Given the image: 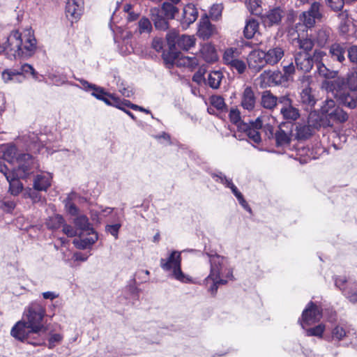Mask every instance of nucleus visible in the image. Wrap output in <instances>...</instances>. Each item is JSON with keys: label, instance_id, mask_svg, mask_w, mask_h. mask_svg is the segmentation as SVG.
<instances>
[{"label": "nucleus", "instance_id": "obj_1", "mask_svg": "<svg viewBox=\"0 0 357 357\" xmlns=\"http://www.w3.org/2000/svg\"><path fill=\"white\" fill-rule=\"evenodd\" d=\"M36 48L37 41L32 29H25L23 32L13 31L3 45H0V53L5 52L10 60L17 58L26 59L35 54Z\"/></svg>", "mask_w": 357, "mask_h": 357}, {"label": "nucleus", "instance_id": "obj_2", "mask_svg": "<svg viewBox=\"0 0 357 357\" xmlns=\"http://www.w3.org/2000/svg\"><path fill=\"white\" fill-rule=\"evenodd\" d=\"M207 256L210 263V273L204 279V284L208 291L214 296L220 285L226 284L233 280V268L229 259L223 256L217 254H207Z\"/></svg>", "mask_w": 357, "mask_h": 357}, {"label": "nucleus", "instance_id": "obj_3", "mask_svg": "<svg viewBox=\"0 0 357 357\" xmlns=\"http://www.w3.org/2000/svg\"><path fill=\"white\" fill-rule=\"evenodd\" d=\"M322 88L331 93L339 104L350 109L357 106V95L355 91L347 87L344 78L326 80L322 84Z\"/></svg>", "mask_w": 357, "mask_h": 357}, {"label": "nucleus", "instance_id": "obj_4", "mask_svg": "<svg viewBox=\"0 0 357 357\" xmlns=\"http://www.w3.org/2000/svg\"><path fill=\"white\" fill-rule=\"evenodd\" d=\"M161 268L169 273L170 278L182 283H192V278L181 269V252L172 250L167 258L160 260Z\"/></svg>", "mask_w": 357, "mask_h": 357}, {"label": "nucleus", "instance_id": "obj_5", "mask_svg": "<svg viewBox=\"0 0 357 357\" xmlns=\"http://www.w3.org/2000/svg\"><path fill=\"white\" fill-rule=\"evenodd\" d=\"M13 165L15 167L10 172L22 179L29 178L39 167L38 160L28 153L18 154L17 158Z\"/></svg>", "mask_w": 357, "mask_h": 357}, {"label": "nucleus", "instance_id": "obj_6", "mask_svg": "<svg viewBox=\"0 0 357 357\" xmlns=\"http://www.w3.org/2000/svg\"><path fill=\"white\" fill-rule=\"evenodd\" d=\"M320 110L326 116V122L328 127H333L334 124L344 123L349 119V114L342 108L336 105L332 99H326L323 102Z\"/></svg>", "mask_w": 357, "mask_h": 357}, {"label": "nucleus", "instance_id": "obj_7", "mask_svg": "<svg viewBox=\"0 0 357 357\" xmlns=\"http://www.w3.org/2000/svg\"><path fill=\"white\" fill-rule=\"evenodd\" d=\"M46 315V309L39 301L30 303L23 312V319L34 328L41 332L44 329L43 320Z\"/></svg>", "mask_w": 357, "mask_h": 357}, {"label": "nucleus", "instance_id": "obj_8", "mask_svg": "<svg viewBox=\"0 0 357 357\" xmlns=\"http://www.w3.org/2000/svg\"><path fill=\"white\" fill-rule=\"evenodd\" d=\"M11 335L22 342L26 341L32 344H40V342H31L30 339L40 333L38 330L34 328L27 321L23 320L17 321L12 328Z\"/></svg>", "mask_w": 357, "mask_h": 357}, {"label": "nucleus", "instance_id": "obj_9", "mask_svg": "<svg viewBox=\"0 0 357 357\" xmlns=\"http://www.w3.org/2000/svg\"><path fill=\"white\" fill-rule=\"evenodd\" d=\"M322 318V309L320 306L310 301L303 310L298 322L303 329L308 326L319 322Z\"/></svg>", "mask_w": 357, "mask_h": 357}, {"label": "nucleus", "instance_id": "obj_10", "mask_svg": "<svg viewBox=\"0 0 357 357\" xmlns=\"http://www.w3.org/2000/svg\"><path fill=\"white\" fill-rule=\"evenodd\" d=\"M354 333V329L351 325L347 321H341L332 326L328 340L335 344H339L348 339Z\"/></svg>", "mask_w": 357, "mask_h": 357}, {"label": "nucleus", "instance_id": "obj_11", "mask_svg": "<svg viewBox=\"0 0 357 357\" xmlns=\"http://www.w3.org/2000/svg\"><path fill=\"white\" fill-rule=\"evenodd\" d=\"M279 105L281 106L280 113L284 120L291 122L296 121L300 117L299 109L293 105V101L289 96H280Z\"/></svg>", "mask_w": 357, "mask_h": 357}, {"label": "nucleus", "instance_id": "obj_12", "mask_svg": "<svg viewBox=\"0 0 357 357\" xmlns=\"http://www.w3.org/2000/svg\"><path fill=\"white\" fill-rule=\"evenodd\" d=\"M266 132H270L271 136L275 137V144L278 147L289 146L291 141V129L288 128L285 124L279 126L275 132H273V128L269 124H266Z\"/></svg>", "mask_w": 357, "mask_h": 357}, {"label": "nucleus", "instance_id": "obj_13", "mask_svg": "<svg viewBox=\"0 0 357 357\" xmlns=\"http://www.w3.org/2000/svg\"><path fill=\"white\" fill-rule=\"evenodd\" d=\"M264 127L266 130V124H265V117L259 116L254 122L250 124H241L239 126V130L245 132L246 135L255 143L261 142V136L259 131V128Z\"/></svg>", "mask_w": 357, "mask_h": 357}, {"label": "nucleus", "instance_id": "obj_14", "mask_svg": "<svg viewBox=\"0 0 357 357\" xmlns=\"http://www.w3.org/2000/svg\"><path fill=\"white\" fill-rule=\"evenodd\" d=\"M300 81L301 83L300 101L303 105L312 107L316 103V98L310 86L311 78L308 75H303Z\"/></svg>", "mask_w": 357, "mask_h": 357}, {"label": "nucleus", "instance_id": "obj_15", "mask_svg": "<svg viewBox=\"0 0 357 357\" xmlns=\"http://www.w3.org/2000/svg\"><path fill=\"white\" fill-rule=\"evenodd\" d=\"M0 172L3 174L9 183V191L10 193L13 195H19L23 189V184L20 181L22 178L16 176L15 174L11 172L2 161H0Z\"/></svg>", "mask_w": 357, "mask_h": 357}, {"label": "nucleus", "instance_id": "obj_16", "mask_svg": "<svg viewBox=\"0 0 357 357\" xmlns=\"http://www.w3.org/2000/svg\"><path fill=\"white\" fill-rule=\"evenodd\" d=\"M84 9L83 0H67L66 5V15L67 18L73 22L79 19Z\"/></svg>", "mask_w": 357, "mask_h": 357}, {"label": "nucleus", "instance_id": "obj_17", "mask_svg": "<svg viewBox=\"0 0 357 357\" xmlns=\"http://www.w3.org/2000/svg\"><path fill=\"white\" fill-rule=\"evenodd\" d=\"M261 86L279 85L284 81V76L280 71H264L259 76Z\"/></svg>", "mask_w": 357, "mask_h": 357}, {"label": "nucleus", "instance_id": "obj_18", "mask_svg": "<svg viewBox=\"0 0 357 357\" xmlns=\"http://www.w3.org/2000/svg\"><path fill=\"white\" fill-rule=\"evenodd\" d=\"M53 176L48 172H41L33 178V186L36 190L47 191L52 185Z\"/></svg>", "mask_w": 357, "mask_h": 357}, {"label": "nucleus", "instance_id": "obj_19", "mask_svg": "<svg viewBox=\"0 0 357 357\" xmlns=\"http://www.w3.org/2000/svg\"><path fill=\"white\" fill-rule=\"evenodd\" d=\"M248 63L250 68L259 71L265 64H267L265 51L258 50L251 52L248 58Z\"/></svg>", "mask_w": 357, "mask_h": 357}, {"label": "nucleus", "instance_id": "obj_20", "mask_svg": "<svg viewBox=\"0 0 357 357\" xmlns=\"http://www.w3.org/2000/svg\"><path fill=\"white\" fill-rule=\"evenodd\" d=\"M17 146L13 144H4L0 145L1 157L10 164H14L17 158V155L21 154Z\"/></svg>", "mask_w": 357, "mask_h": 357}, {"label": "nucleus", "instance_id": "obj_21", "mask_svg": "<svg viewBox=\"0 0 357 357\" xmlns=\"http://www.w3.org/2000/svg\"><path fill=\"white\" fill-rule=\"evenodd\" d=\"M296 68L303 72H309L313 66V61L307 52H297L294 56Z\"/></svg>", "mask_w": 357, "mask_h": 357}, {"label": "nucleus", "instance_id": "obj_22", "mask_svg": "<svg viewBox=\"0 0 357 357\" xmlns=\"http://www.w3.org/2000/svg\"><path fill=\"white\" fill-rule=\"evenodd\" d=\"M89 236L80 237L73 240L74 245L81 250L91 248L98 239V234L94 230L86 233Z\"/></svg>", "mask_w": 357, "mask_h": 357}, {"label": "nucleus", "instance_id": "obj_23", "mask_svg": "<svg viewBox=\"0 0 357 357\" xmlns=\"http://www.w3.org/2000/svg\"><path fill=\"white\" fill-rule=\"evenodd\" d=\"M1 79L5 84H21L24 81V76L18 70L6 68L1 73Z\"/></svg>", "mask_w": 357, "mask_h": 357}, {"label": "nucleus", "instance_id": "obj_24", "mask_svg": "<svg viewBox=\"0 0 357 357\" xmlns=\"http://www.w3.org/2000/svg\"><path fill=\"white\" fill-rule=\"evenodd\" d=\"M256 98L251 86H246L241 96V106L243 109L251 111L255 108Z\"/></svg>", "mask_w": 357, "mask_h": 357}, {"label": "nucleus", "instance_id": "obj_25", "mask_svg": "<svg viewBox=\"0 0 357 357\" xmlns=\"http://www.w3.org/2000/svg\"><path fill=\"white\" fill-rule=\"evenodd\" d=\"M215 33V28L211 24L207 17H202L200 20L197 35L199 37L208 39Z\"/></svg>", "mask_w": 357, "mask_h": 357}, {"label": "nucleus", "instance_id": "obj_26", "mask_svg": "<svg viewBox=\"0 0 357 357\" xmlns=\"http://www.w3.org/2000/svg\"><path fill=\"white\" fill-rule=\"evenodd\" d=\"M265 55L267 64L274 66L282 59L284 51L282 47L277 46L265 51Z\"/></svg>", "mask_w": 357, "mask_h": 357}, {"label": "nucleus", "instance_id": "obj_27", "mask_svg": "<svg viewBox=\"0 0 357 357\" xmlns=\"http://www.w3.org/2000/svg\"><path fill=\"white\" fill-rule=\"evenodd\" d=\"M198 17V11L195 5L189 3L183 8V19L181 23L183 26H188Z\"/></svg>", "mask_w": 357, "mask_h": 357}, {"label": "nucleus", "instance_id": "obj_28", "mask_svg": "<svg viewBox=\"0 0 357 357\" xmlns=\"http://www.w3.org/2000/svg\"><path fill=\"white\" fill-rule=\"evenodd\" d=\"M326 116L321 113L319 114L316 111L311 112L308 116L307 123L313 130H318L321 128L328 127L326 122Z\"/></svg>", "mask_w": 357, "mask_h": 357}, {"label": "nucleus", "instance_id": "obj_29", "mask_svg": "<svg viewBox=\"0 0 357 357\" xmlns=\"http://www.w3.org/2000/svg\"><path fill=\"white\" fill-rule=\"evenodd\" d=\"M261 105L268 110H273L279 104V97L274 96L270 91H264L261 96Z\"/></svg>", "mask_w": 357, "mask_h": 357}, {"label": "nucleus", "instance_id": "obj_30", "mask_svg": "<svg viewBox=\"0 0 357 357\" xmlns=\"http://www.w3.org/2000/svg\"><path fill=\"white\" fill-rule=\"evenodd\" d=\"M171 62L178 66L194 68L198 65V59L195 56H174Z\"/></svg>", "mask_w": 357, "mask_h": 357}, {"label": "nucleus", "instance_id": "obj_31", "mask_svg": "<svg viewBox=\"0 0 357 357\" xmlns=\"http://www.w3.org/2000/svg\"><path fill=\"white\" fill-rule=\"evenodd\" d=\"M151 19L154 22L155 26L158 29L165 30L168 28L167 18L162 16L159 8L151 9Z\"/></svg>", "mask_w": 357, "mask_h": 357}, {"label": "nucleus", "instance_id": "obj_32", "mask_svg": "<svg viewBox=\"0 0 357 357\" xmlns=\"http://www.w3.org/2000/svg\"><path fill=\"white\" fill-rule=\"evenodd\" d=\"M224 77L220 70H213L208 73L207 77L204 78L205 83L211 89H218Z\"/></svg>", "mask_w": 357, "mask_h": 357}, {"label": "nucleus", "instance_id": "obj_33", "mask_svg": "<svg viewBox=\"0 0 357 357\" xmlns=\"http://www.w3.org/2000/svg\"><path fill=\"white\" fill-rule=\"evenodd\" d=\"M259 27V24L258 20L254 18H249L246 20L243 30L244 36L247 39L252 38L257 33H258Z\"/></svg>", "mask_w": 357, "mask_h": 357}, {"label": "nucleus", "instance_id": "obj_34", "mask_svg": "<svg viewBox=\"0 0 357 357\" xmlns=\"http://www.w3.org/2000/svg\"><path fill=\"white\" fill-rule=\"evenodd\" d=\"M200 54L203 59L208 63L217 60V54L215 47L210 43H205L200 48Z\"/></svg>", "mask_w": 357, "mask_h": 357}, {"label": "nucleus", "instance_id": "obj_35", "mask_svg": "<svg viewBox=\"0 0 357 357\" xmlns=\"http://www.w3.org/2000/svg\"><path fill=\"white\" fill-rule=\"evenodd\" d=\"M73 222L77 229L79 230L82 234L91 232V230H94L85 215H77L74 219Z\"/></svg>", "mask_w": 357, "mask_h": 357}, {"label": "nucleus", "instance_id": "obj_36", "mask_svg": "<svg viewBox=\"0 0 357 357\" xmlns=\"http://www.w3.org/2000/svg\"><path fill=\"white\" fill-rule=\"evenodd\" d=\"M178 48L188 51L195 45V38L193 36L180 35L176 39Z\"/></svg>", "mask_w": 357, "mask_h": 357}, {"label": "nucleus", "instance_id": "obj_37", "mask_svg": "<svg viewBox=\"0 0 357 357\" xmlns=\"http://www.w3.org/2000/svg\"><path fill=\"white\" fill-rule=\"evenodd\" d=\"M331 35V29L328 27H322L317 30L314 40L318 46L323 47L328 42Z\"/></svg>", "mask_w": 357, "mask_h": 357}, {"label": "nucleus", "instance_id": "obj_38", "mask_svg": "<svg viewBox=\"0 0 357 357\" xmlns=\"http://www.w3.org/2000/svg\"><path fill=\"white\" fill-rule=\"evenodd\" d=\"M282 17L283 11L280 8H276L268 12L265 17L264 22L269 26L278 24Z\"/></svg>", "mask_w": 357, "mask_h": 357}, {"label": "nucleus", "instance_id": "obj_39", "mask_svg": "<svg viewBox=\"0 0 357 357\" xmlns=\"http://www.w3.org/2000/svg\"><path fill=\"white\" fill-rule=\"evenodd\" d=\"M131 34L129 32H126L123 38L119 41L118 49L119 52L123 55H127L132 53L134 48L130 43Z\"/></svg>", "mask_w": 357, "mask_h": 357}, {"label": "nucleus", "instance_id": "obj_40", "mask_svg": "<svg viewBox=\"0 0 357 357\" xmlns=\"http://www.w3.org/2000/svg\"><path fill=\"white\" fill-rule=\"evenodd\" d=\"M345 47L339 43L333 44L329 50V53L333 59L337 60L340 63H342L345 60Z\"/></svg>", "mask_w": 357, "mask_h": 357}, {"label": "nucleus", "instance_id": "obj_41", "mask_svg": "<svg viewBox=\"0 0 357 357\" xmlns=\"http://www.w3.org/2000/svg\"><path fill=\"white\" fill-rule=\"evenodd\" d=\"M342 294L351 303H357V283L354 281L347 284V287L343 290Z\"/></svg>", "mask_w": 357, "mask_h": 357}, {"label": "nucleus", "instance_id": "obj_42", "mask_svg": "<svg viewBox=\"0 0 357 357\" xmlns=\"http://www.w3.org/2000/svg\"><path fill=\"white\" fill-rule=\"evenodd\" d=\"M293 45L298 47L299 49L303 50V52H310L313 46L314 42L312 39L307 38H297L293 40Z\"/></svg>", "mask_w": 357, "mask_h": 357}, {"label": "nucleus", "instance_id": "obj_43", "mask_svg": "<svg viewBox=\"0 0 357 357\" xmlns=\"http://www.w3.org/2000/svg\"><path fill=\"white\" fill-rule=\"evenodd\" d=\"M314 130L307 123H298L296 126V135L298 139H304L310 137Z\"/></svg>", "mask_w": 357, "mask_h": 357}, {"label": "nucleus", "instance_id": "obj_44", "mask_svg": "<svg viewBox=\"0 0 357 357\" xmlns=\"http://www.w3.org/2000/svg\"><path fill=\"white\" fill-rule=\"evenodd\" d=\"M77 197L75 192H71L64 200L65 209L71 215H77L79 209L73 202V200Z\"/></svg>", "mask_w": 357, "mask_h": 357}, {"label": "nucleus", "instance_id": "obj_45", "mask_svg": "<svg viewBox=\"0 0 357 357\" xmlns=\"http://www.w3.org/2000/svg\"><path fill=\"white\" fill-rule=\"evenodd\" d=\"M43 135H41L40 137H38L35 134H32L30 137V143L28 144V147L30 151L34 153H40L41 149L44 148V144H43L42 137Z\"/></svg>", "mask_w": 357, "mask_h": 357}, {"label": "nucleus", "instance_id": "obj_46", "mask_svg": "<svg viewBox=\"0 0 357 357\" xmlns=\"http://www.w3.org/2000/svg\"><path fill=\"white\" fill-rule=\"evenodd\" d=\"M178 12V8L169 2H164L160 10V13L165 15L167 19H173L175 15Z\"/></svg>", "mask_w": 357, "mask_h": 357}, {"label": "nucleus", "instance_id": "obj_47", "mask_svg": "<svg viewBox=\"0 0 357 357\" xmlns=\"http://www.w3.org/2000/svg\"><path fill=\"white\" fill-rule=\"evenodd\" d=\"M240 52L236 48H228L227 49L223 54V61L226 65H229L235 60L239 59Z\"/></svg>", "mask_w": 357, "mask_h": 357}, {"label": "nucleus", "instance_id": "obj_48", "mask_svg": "<svg viewBox=\"0 0 357 357\" xmlns=\"http://www.w3.org/2000/svg\"><path fill=\"white\" fill-rule=\"evenodd\" d=\"M100 100L103 101L107 105L114 106L120 109H123V105H126L114 94L107 93V95L104 96L103 99H100Z\"/></svg>", "mask_w": 357, "mask_h": 357}, {"label": "nucleus", "instance_id": "obj_49", "mask_svg": "<svg viewBox=\"0 0 357 357\" xmlns=\"http://www.w3.org/2000/svg\"><path fill=\"white\" fill-rule=\"evenodd\" d=\"M64 223L63 218L59 214L50 217L46 221L47 227L50 229H57Z\"/></svg>", "mask_w": 357, "mask_h": 357}, {"label": "nucleus", "instance_id": "obj_50", "mask_svg": "<svg viewBox=\"0 0 357 357\" xmlns=\"http://www.w3.org/2000/svg\"><path fill=\"white\" fill-rule=\"evenodd\" d=\"M260 3L259 0H246L245 5L252 14L258 15L261 13Z\"/></svg>", "mask_w": 357, "mask_h": 357}, {"label": "nucleus", "instance_id": "obj_51", "mask_svg": "<svg viewBox=\"0 0 357 357\" xmlns=\"http://www.w3.org/2000/svg\"><path fill=\"white\" fill-rule=\"evenodd\" d=\"M326 326L324 324H320L315 327L306 328L305 333L307 336H315L317 337H322L324 332L325 331Z\"/></svg>", "mask_w": 357, "mask_h": 357}, {"label": "nucleus", "instance_id": "obj_52", "mask_svg": "<svg viewBox=\"0 0 357 357\" xmlns=\"http://www.w3.org/2000/svg\"><path fill=\"white\" fill-rule=\"evenodd\" d=\"M138 29L139 33H149L152 31V24L151 21L146 17H142L138 22Z\"/></svg>", "mask_w": 357, "mask_h": 357}, {"label": "nucleus", "instance_id": "obj_53", "mask_svg": "<svg viewBox=\"0 0 357 357\" xmlns=\"http://www.w3.org/2000/svg\"><path fill=\"white\" fill-rule=\"evenodd\" d=\"M211 176L213 180L217 182L222 184L225 187H227L229 183L232 181L231 178H228L225 174L221 172H218L211 174Z\"/></svg>", "mask_w": 357, "mask_h": 357}, {"label": "nucleus", "instance_id": "obj_54", "mask_svg": "<svg viewBox=\"0 0 357 357\" xmlns=\"http://www.w3.org/2000/svg\"><path fill=\"white\" fill-rule=\"evenodd\" d=\"M210 103L218 110L222 111L226 108L224 98L220 96H212L210 98Z\"/></svg>", "mask_w": 357, "mask_h": 357}, {"label": "nucleus", "instance_id": "obj_55", "mask_svg": "<svg viewBox=\"0 0 357 357\" xmlns=\"http://www.w3.org/2000/svg\"><path fill=\"white\" fill-rule=\"evenodd\" d=\"M321 4L318 2H314L311 4L310 8L306 11L309 14L315 18L317 20H320L322 17L321 12L320 10Z\"/></svg>", "mask_w": 357, "mask_h": 357}, {"label": "nucleus", "instance_id": "obj_56", "mask_svg": "<svg viewBox=\"0 0 357 357\" xmlns=\"http://www.w3.org/2000/svg\"><path fill=\"white\" fill-rule=\"evenodd\" d=\"M346 84L349 89L357 90V72H351L348 74L347 79H344Z\"/></svg>", "mask_w": 357, "mask_h": 357}, {"label": "nucleus", "instance_id": "obj_57", "mask_svg": "<svg viewBox=\"0 0 357 357\" xmlns=\"http://www.w3.org/2000/svg\"><path fill=\"white\" fill-rule=\"evenodd\" d=\"M229 119L230 121L236 125L238 129L239 130V126L241 124H246L241 119V113L238 109H231L229 112Z\"/></svg>", "mask_w": 357, "mask_h": 357}, {"label": "nucleus", "instance_id": "obj_58", "mask_svg": "<svg viewBox=\"0 0 357 357\" xmlns=\"http://www.w3.org/2000/svg\"><path fill=\"white\" fill-rule=\"evenodd\" d=\"M228 66H229V68L231 70H236L238 74H243L246 70L245 63L240 59L235 60L234 61L229 64Z\"/></svg>", "mask_w": 357, "mask_h": 357}, {"label": "nucleus", "instance_id": "obj_59", "mask_svg": "<svg viewBox=\"0 0 357 357\" xmlns=\"http://www.w3.org/2000/svg\"><path fill=\"white\" fill-rule=\"evenodd\" d=\"M121 227V223L120 219L117 218V222L112 225H107L105 227V231L112 235L116 239L118 238V234L120 228Z\"/></svg>", "mask_w": 357, "mask_h": 357}, {"label": "nucleus", "instance_id": "obj_60", "mask_svg": "<svg viewBox=\"0 0 357 357\" xmlns=\"http://www.w3.org/2000/svg\"><path fill=\"white\" fill-rule=\"evenodd\" d=\"M223 6L222 4H214L210 10V16L213 20H218L222 15Z\"/></svg>", "mask_w": 357, "mask_h": 357}, {"label": "nucleus", "instance_id": "obj_61", "mask_svg": "<svg viewBox=\"0 0 357 357\" xmlns=\"http://www.w3.org/2000/svg\"><path fill=\"white\" fill-rule=\"evenodd\" d=\"M301 20L303 21L304 25L307 28L314 26L317 20L306 11L303 13L302 15L301 16Z\"/></svg>", "mask_w": 357, "mask_h": 357}, {"label": "nucleus", "instance_id": "obj_62", "mask_svg": "<svg viewBox=\"0 0 357 357\" xmlns=\"http://www.w3.org/2000/svg\"><path fill=\"white\" fill-rule=\"evenodd\" d=\"M317 67V71L321 76H323L326 78L333 77L335 75V72L329 70L324 63H319Z\"/></svg>", "mask_w": 357, "mask_h": 357}, {"label": "nucleus", "instance_id": "obj_63", "mask_svg": "<svg viewBox=\"0 0 357 357\" xmlns=\"http://www.w3.org/2000/svg\"><path fill=\"white\" fill-rule=\"evenodd\" d=\"M334 282L335 287L342 292L351 281H348L344 276H337L334 278Z\"/></svg>", "mask_w": 357, "mask_h": 357}, {"label": "nucleus", "instance_id": "obj_64", "mask_svg": "<svg viewBox=\"0 0 357 357\" xmlns=\"http://www.w3.org/2000/svg\"><path fill=\"white\" fill-rule=\"evenodd\" d=\"M326 4L334 11L341 10L344 6V0H326Z\"/></svg>", "mask_w": 357, "mask_h": 357}]
</instances>
